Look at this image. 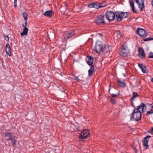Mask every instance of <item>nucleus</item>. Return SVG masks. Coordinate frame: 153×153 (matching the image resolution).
I'll return each mask as SVG.
<instances>
[{
  "instance_id": "nucleus-1",
  "label": "nucleus",
  "mask_w": 153,
  "mask_h": 153,
  "mask_svg": "<svg viewBox=\"0 0 153 153\" xmlns=\"http://www.w3.org/2000/svg\"><path fill=\"white\" fill-rule=\"evenodd\" d=\"M4 134L5 137H8V138L7 139V140L8 141H11V143L9 142L8 143L9 146H10V144L13 147L15 146L16 140L15 139V136L12 133L7 132H5Z\"/></svg>"
},
{
  "instance_id": "nucleus-2",
  "label": "nucleus",
  "mask_w": 153,
  "mask_h": 153,
  "mask_svg": "<svg viewBox=\"0 0 153 153\" xmlns=\"http://www.w3.org/2000/svg\"><path fill=\"white\" fill-rule=\"evenodd\" d=\"M128 47L126 45H122L119 49V53L121 56L125 57L127 56L129 53Z\"/></svg>"
},
{
  "instance_id": "nucleus-3",
  "label": "nucleus",
  "mask_w": 153,
  "mask_h": 153,
  "mask_svg": "<svg viewBox=\"0 0 153 153\" xmlns=\"http://www.w3.org/2000/svg\"><path fill=\"white\" fill-rule=\"evenodd\" d=\"M140 107L135 108L132 113L133 118L136 121H139L141 118V112L138 110Z\"/></svg>"
},
{
  "instance_id": "nucleus-4",
  "label": "nucleus",
  "mask_w": 153,
  "mask_h": 153,
  "mask_svg": "<svg viewBox=\"0 0 153 153\" xmlns=\"http://www.w3.org/2000/svg\"><path fill=\"white\" fill-rule=\"evenodd\" d=\"M105 17L109 22L114 20L115 17V11L114 13L112 11L107 10L105 13Z\"/></svg>"
},
{
  "instance_id": "nucleus-5",
  "label": "nucleus",
  "mask_w": 153,
  "mask_h": 153,
  "mask_svg": "<svg viewBox=\"0 0 153 153\" xmlns=\"http://www.w3.org/2000/svg\"><path fill=\"white\" fill-rule=\"evenodd\" d=\"M105 17L104 16L100 15L97 16L95 20V22L97 25H100L105 24Z\"/></svg>"
},
{
  "instance_id": "nucleus-6",
  "label": "nucleus",
  "mask_w": 153,
  "mask_h": 153,
  "mask_svg": "<svg viewBox=\"0 0 153 153\" xmlns=\"http://www.w3.org/2000/svg\"><path fill=\"white\" fill-rule=\"evenodd\" d=\"M136 33L139 35L140 36L143 37H146L147 35V33L145 29L140 28H138L136 30Z\"/></svg>"
},
{
  "instance_id": "nucleus-7",
  "label": "nucleus",
  "mask_w": 153,
  "mask_h": 153,
  "mask_svg": "<svg viewBox=\"0 0 153 153\" xmlns=\"http://www.w3.org/2000/svg\"><path fill=\"white\" fill-rule=\"evenodd\" d=\"M125 16V13L121 11H115V17L117 21L120 22L121 21Z\"/></svg>"
},
{
  "instance_id": "nucleus-8",
  "label": "nucleus",
  "mask_w": 153,
  "mask_h": 153,
  "mask_svg": "<svg viewBox=\"0 0 153 153\" xmlns=\"http://www.w3.org/2000/svg\"><path fill=\"white\" fill-rule=\"evenodd\" d=\"M102 45L100 42H97L94 47V50L98 53H100L102 51Z\"/></svg>"
},
{
  "instance_id": "nucleus-9",
  "label": "nucleus",
  "mask_w": 153,
  "mask_h": 153,
  "mask_svg": "<svg viewBox=\"0 0 153 153\" xmlns=\"http://www.w3.org/2000/svg\"><path fill=\"white\" fill-rule=\"evenodd\" d=\"M151 137V136L148 135L143 138L142 141L143 144V147L145 149H148L149 148L148 143L149 140V138Z\"/></svg>"
},
{
  "instance_id": "nucleus-10",
  "label": "nucleus",
  "mask_w": 153,
  "mask_h": 153,
  "mask_svg": "<svg viewBox=\"0 0 153 153\" xmlns=\"http://www.w3.org/2000/svg\"><path fill=\"white\" fill-rule=\"evenodd\" d=\"M89 134V130L85 129L82 132L79 137L81 139H85Z\"/></svg>"
},
{
  "instance_id": "nucleus-11",
  "label": "nucleus",
  "mask_w": 153,
  "mask_h": 153,
  "mask_svg": "<svg viewBox=\"0 0 153 153\" xmlns=\"http://www.w3.org/2000/svg\"><path fill=\"white\" fill-rule=\"evenodd\" d=\"M138 56L142 59H144L145 58V54L143 49L141 48H138Z\"/></svg>"
},
{
  "instance_id": "nucleus-12",
  "label": "nucleus",
  "mask_w": 153,
  "mask_h": 153,
  "mask_svg": "<svg viewBox=\"0 0 153 153\" xmlns=\"http://www.w3.org/2000/svg\"><path fill=\"white\" fill-rule=\"evenodd\" d=\"M112 49V46L107 45H105L103 47L102 51L104 54H105L109 53Z\"/></svg>"
},
{
  "instance_id": "nucleus-13",
  "label": "nucleus",
  "mask_w": 153,
  "mask_h": 153,
  "mask_svg": "<svg viewBox=\"0 0 153 153\" xmlns=\"http://www.w3.org/2000/svg\"><path fill=\"white\" fill-rule=\"evenodd\" d=\"M136 3L138 5L140 11L143 10L144 7V0H134Z\"/></svg>"
},
{
  "instance_id": "nucleus-14",
  "label": "nucleus",
  "mask_w": 153,
  "mask_h": 153,
  "mask_svg": "<svg viewBox=\"0 0 153 153\" xmlns=\"http://www.w3.org/2000/svg\"><path fill=\"white\" fill-rule=\"evenodd\" d=\"M100 3L99 2H92L88 5V7L90 8H94L96 9H98L100 8L99 5Z\"/></svg>"
},
{
  "instance_id": "nucleus-15",
  "label": "nucleus",
  "mask_w": 153,
  "mask_h": 153,
  "mask_svg": "<svg viewBox=\"0 0 153 153\" xmlns=\"http://www.w3.org/2000/svg\"><path fill=\"white\" fill-rule=\"evenodd\" d=\"M86 61L87 64L90 66H92L94 62V58L91 56H87V59H86Z\"/></svg>"
},
{
  "instance_id": "nucleus-16",
  "label": "nucleus",
  "mask_w": 153,
  "mask_h": 153,
  "mask_svg": "<svg viewBox=\"0 0 153 153\" xmlns=\"http://www.w3.org/2000/svg\"><path fill=\"white\" fill-rule=\"evenodd\" d=\"M138 66L141 69L143 73H147L148 70L146 66L143 64L138 63Z\"/></svg>"
},
{
  "instance_id": "nucleus-17",
  "label": "nucleus",
  "mask_w": 153,
  "mask_h": 153,
  "mask_svg": "<svg viewBox=\"0 0 153 153\" xmlns=\"http://www.w3.org/2000/svg\"><path fill=\"white\" fill-rule=\"evenodd\" d=\"M139 108L138 110L140 112L141 111H142L143 112L145 111L146 106L144 103H141L140 105L137 106V108H139Z\"/></svg>"
},
{
  "instance_id": "nucleus-18",
  "label": "nucleus",
  "mask_w": 153,
  "mask_h": 153,
  "mask_svg": "<svg viewBox=\"0 0 153 153\" xmlns=\"http://www.w3.org/2000/svg\"><path fill=\"white\" fill-rule=\"evenodd\" d=\"M6 51L7 54L9 56H10L11 55V50L8 43L6 45Z\"/></svg>"
},
{
  "instance_id": "nucleus-19",
  "label": "nucleus",
  "mask_w": 153,
  "mask_h": 153,
  "mask_svg": "<svg viewBox=\"0 0 153 153\" xmlns=\"http://www.w3.org/2000/svg\"><path fill=\"white\" fill-rule=\"evenodd\" d=\"M94 71V66L92 65L90 67V69L88 70V77L91 78L93 74Z\"/></svg>"
},
{
  "instance_id": "nucleus-20",
  "label": "nucleus",
  "mask_w": 153,
  "mask_h": 153,
  "mask_svg": "<svg viewBox=\"0 0 153 153\" xmlns=\"http://www.w3.org/2000/svg\"><path fill=\"white\" fill-rule=\"evenodd\" d=\"M117 83L119 84V85L121 87L124 88L126 86V84L124 82L121 81L120 79H117Z\"/></svg>"
},
{
  "instance_id": "nucleus-21",
  "label": "nucleus",
  "mask_w": 153,
  "mask_h": 153,
  "mask_svg": "<svg viewBox=\"0 0 153 153\" xmlns=\"http://www.w3.org/2000/svg\"><path fill=\"white\" fill-rule=\"evenodd\" d=\"M53 12L51 10L47 11L43 13V15L46 16L49 18H51Z\"/></svg>"
},
{
  "instance_id": "nucleus-22",
  "label": "nucleus",
  "mask_w": 153,
  "mask_h": 153,
  "mask_svg": "<svg viewBox=\"0 0 153 153\" xmlns=\"http://www.w3.org/2000/svg\"><path fill=\"white\" fill-rule=\"evenodd\" d=\"M129 3L131 7H132L133 11L135 13H137V11L134 8V1L132 0H130L129 1Z\"/></svg>"
},
{
  "instance_id": "nucleus-23",
  "label": "nucleus",
  "mask_w": 153,
  "mask_h": 153,
  "mask_svg": "<svg viewBox=\"0 0 153 153\" xmlns=\"http://www.w3.org/2000/svg\"><path fill=\"white\" fill-rule=\"evenodd\" d=\"M28 29L26 27L23 28V32L20 33L21 35L23 36L24 35H26L27 34L28 32Z\"/></svg>"
},
{
  "instance_id": "nucleus-24",
  "label": "nucleus",
  "mask_w": 153,
  "mask_h": 153,
  "mask_svg": "<svg viewBox=\"0 0 153 153\" xmlns=\"http://www.w3.org/2000/svg\"><path fill=\"white\" fill-rule=\"evenodd\" d=\"M74 34L75 32L74 31H70L69 32L66 34V36L68 38H69Z\"/></svg>"
},
{
  "instance_id": "nucleus-25",
  "label": "nucleus",
  "mask_w": 153,
  "mask_h": 153,
  "mask_svg": "<svg viewBox=\"0 0 153 153\" xmlns=\"http://www.w3.org/2000/svg\"><path fill=\"white\" fill-rule=\"evenodd\" d=\"M135 97L133 96V97L131 98L130 101H131V105L132 106L134 107L133 101L134 100Z\"/></svg>"
},
{
  "instance_id": "nucleus-26",
  "label": "nucleus",
  "mask_w": 153,
  "mask_h": 153,
  "mask_svg": "<svg viewBox=\"0 0 153 153\" xmlns=\"http://www.w3.org/2000/svg\"><path fill=\"white\" fill-rule=\"evenodd\" d=\"M22 15L25 20H27L28 16L26 12H24L23 13Z\"/></svg>"
},
{
  "instance_id": "nucleus-27",
  "label": "nucleus",
  "mask_w": 153,
  "mask_h": 153,
  "mask_svg": "<svg viewBox=\"0 0 153 153\" xmlns=\"http://www.w3.org/2000/svg\"><path fill=\"white\" fill-rule=\"evenodd\" d=\"M106 3L105 1H104L101 3H100V5H99L100 8H101L105 7L106 5Z\"/></svg>"
},
{
  "instance_id": "nucleus-28",
  "label": "nucleus",
  "mask_w": 153,
  "mask_h": 153,
  "mask_svg": "<svg viewBox=\"0 0 153 153\" xmlns=\"http://www.w3.org/2000/svg\"><path fill=\"white\" fill-rule=\"evenodd\" d=\"M153 40V37H149L145 38L144 40L145 41H148L152 40Z\"/></svg>"
},
{
  "instance_id": "nucleus-29",
  "label": "nucleus",
  "mask_w": 153,
  "mask_h": 153,
  "mask_svg": "<svg viewBox=\"0 0 153 153\" xmlns=\"http://www.w3.org/2000/svg\"><path fill=\"white\" fill-rule=\"evenodd\" d=\"M111 102L112 104H114L116 103V101L112 98H111Z\"/></svg>"
},
{
  "instance_id": "nucleus-30",
  "label": "nucleus",
  "mask_w": 153,
  "mask_h": 153,
  "mask_svg": "<svg viewBox=\"0 0 153 153\" xmlns=\"http://www.w3.org/2000/svg\"><path fill=\"white\" fill-rule=\"evenodd\" d=\"M148 58H153V53L150 52L149 53Z\"/></svg>"
},
{
  "instance_id": "nucleus-31",
  "label": "nucleus",
  "mask_w": 153,
  "mask_h": 153,
  "mask_svg": "<svg viewBox=\"0 0 153 153\" xmlns=\"http://www.w3.org/2000/svg\"><path fill=\"white\" fill-rule=\"evenodd\" d=\"M153 113V110L152 108L149 111H148L146 113V115H148L150 114H152Z\"/></svg>"
},
{
  "instance_id": "nucleus-32",
  "label": "nucleus",
  "mask_w": 153,
  "mask_h": 153,
  "mask_svg": "<svg viewBox=\"0 0 153 153\" xmlns=\"http://www.w3.org/2000/svg\"><path fill=\"white\" fill-rule=\"evenodd\" d=\"M133 96L135 98L139 96V95L137 94V93L135 92H133Z\"/></svg>"
},
{
  "instance_id": "nucleus-33",
  "label": "nucleus",
  "mask_w": 153,
  "mask_h": 153,
  "mask_svg": "<svg viewBox=\"0 0 153 153\" xmlns=\"http://www.w3.org/2000/svg\"><path fill=\"white\" fill-rule=\"evenodd\" d=\"M111 98H117L118 97V95L116 94H111Z\"/></svg>"
},
{
  "instance_id": "nucleus-34",
  "label": "nucleus",
  "mask_w": 153,
  "mask_h": 153,
  "mask_svg": "<svg viewBox=\"0 0 153 153\" xmlns=\"http://www.w3.org/2000/svg\"><path fill=\"white\" fill-rule=\"evenodd\" d=\"M4 36L5 40L7 42H9V39L8 36L6 35H4Z\"/></svg>"
},
{
  "instance_id": "nucleus-35",
  "label": "nucleus",
  "mask_w": 153,
  "mask_h": 153,
  "mask_svg": "<svg viewBox=\"0 0 153 153\" xmlns=\"http://www.w3.org/2000/svg\"><path fill=\"white\" fill-rule=\"evenodd\" d=\"M25 24H22V26L23 27H24V28L25 27H26L27 26V20H25Z\"/></svg>"
},
{
  "instance_id": "nucleus-36",
  "label": "nucleus",
  "mask_w": 153,
  "mask_h": 153,
  "mask_svg": "<svg viewBox=\"0 0 153 153\" xmlns=\"http://www.w3.org/2000/svg\"><path fill=\"white\" fill-rule=\"evenodd\" d=\"M59 90L62 92H65V89L63 87L61 86L60 88H59Z\"/></svg>"
},
{
  "instance_id": "nucleus-37",
  "label": "nucleus",
  "mask_w": 153,
  "mask_h": 153,
  "mask_svg": "<svg viewBox=\"0 0 153 153\" xmlns=\"http://www.w3.org/2000/svg\"><path fill=\"white\" fill-rule=\"evenodd\" d=\"M74 79H75L77 80V81H80V79L77 76H74Z\"/></svg>"
},
{
  "instance_id": "nucleus-38",
  "label": "nucleus",
  "mask_w": 153,
  "mask_h": 153,
  "mask_svg": "<svg viewBox=\"0 0 153 153\" xmlns=\"http://www.w3.org/2000/svg\"><path fill=\"white\" fill-rule=\"evenodd\" d=\"M126 13V15L125 16V18L127 17L128 16H129V13L128 12H126L125 13Z\"/></svg>"
},
{
  "instance_id": "nucleus-39",
  "label": "nucleus",
  "mask_w": 153,
  "mask_h": 153,
  "mask_svg": "<svg viewBox=\"0 0 153 153\" xmlns=\"http://www.w3.org/2000/svg\"><path fill=\"white\" fill-rule=\"evenodd\" d=\"M17 0H14V6L15 7L17 6Z\"/></svg>"
},
{
  "instance_id": "nucleus-40",
  "label": "nucleus",
  "mask_w": 153,
  "mask_h": 153,
  "mask_svg": "<svg viewBox=\"0 0 153 153\" xmlns=\"http://www.w3.org/2000/svg\"><path fill=\"white\" fill-rule=\"evenodd\" d=\"M134 149L135 151V152H137V150L135 148H134Z\"/></svg>"
},
{
  "instance_id": "nucleus-41",
  "label": "nucleus",
  "mask_w": 153,
  "mask_h": 153,
  "mask_svg": "<svg viewBox=\"0 0 153 153\" xmlns=\"http://www.w3.org/2000/svg\"><path fill=\"white\" fill-rule=\"evenodd\" d=\"M151 130L152 132L153 133V127L152 128Z\"/></svg>"
},
{
  "instance_id": "nucleus-42",
  "label": "nucleus",
  "mask_w": 153,
  "mask_h": 153,
  "mask_svg": "<svg viewBox=\"0 0 153 153\" xmlns=\"http://www.w3.org/2000/svg\"><path fill=\"white\" fill-rule=\"evenodd\" d=\"M151 3L153 7V0H152V1Z\"/></svg>"
},
{
  "instance_id": "nucleus-43",
  "label": "nucleus",
  "mask_w": 153,
  "mask_h": 153,
  "mask_svg": "<svg viewBox=\"0 0 153 153\" xmlns=\"http://www.w3.org/2000/svg\"><path fill=\"white\" fill-rule=\"evenodd\" d=\"M110 88H109L108 90V93L110 94Z\"/></svg>"
},
{
  "instance_id": "nucleus-44",
  "label": "nucleus",
  "mask_w": 153,
  "mask_h": 153,
  "mask_svg": "<svg viewBox=\"0 0 153 153\" xmlns=\"http://www.w3.org/2000/svg\"><path fill=\"white\" fill-rule=\"evenodd\" d=\"M151 81L153 82V78L152 79Z\"/></svg>"
}]
</instances>
